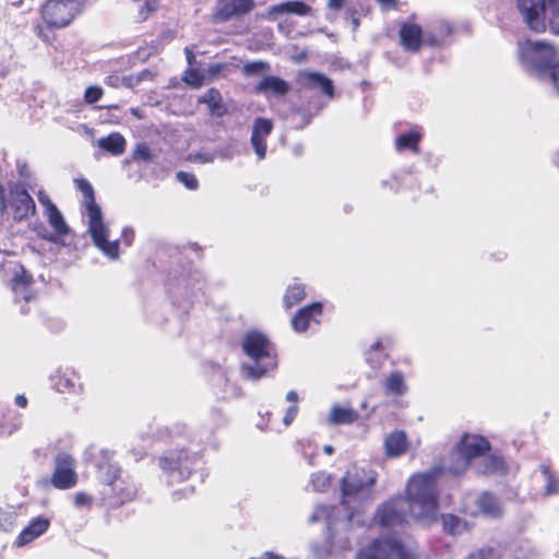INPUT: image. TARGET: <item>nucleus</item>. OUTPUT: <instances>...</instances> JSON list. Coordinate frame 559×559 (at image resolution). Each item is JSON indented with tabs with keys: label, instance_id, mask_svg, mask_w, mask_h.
I'll return each mask as SVG.
<instances>
[{
	"label": "nucleus",
	"instance_id": "f257e3e1",
	"mask_svg": "<svg viewBox=\"0 0 559 559\" xmlns=\"http://www.w3.org/2000/svg\"><path fill=\"white\" fill-rule=\"evenodd\" d=\"M442 472L441 466L414 474L407 481L406 498L401 495L391 498L377 509L374 520L383 527L404 525L408 516L430 522L438 511L437 481Z\"/></svg>",
	"mask_w": 559,
	"mask_h": 559
},
{
	"label": "nucleus",
	"instance_id": "f03ea898",
	"mask_svg": "<svg viewBox=\"0 0 559 559\" xmlns=\"http://www.w3.org/2000/svg\"><path fill=\"white\" fill-rule=\"evenodd\" d=\"M378 474L370 467L353 466L346 472L342 478V504L348 511L346 521L338 523L334 519V507L318 506L309 518L310 523L325 521L328 525L325 545L319 548L312 545L311 549L318 559H323L333 549H346L349 547V538L338 534L340 526L347 527L348 523L354 519L355 513L350 510V502L358 497L365 495L369 496V489L376 484Z\"/></svg>",
	"mask_w": 559,
	"mask_h": 559
},
{
	"label": "nucleus",
	"instance_id": "7ed1b4c3",
	"mask_svg": "<svg viewBox=\"0 0 559 559\" xmlns=\"http://www.w3.org/2000/svg\"><path fill=\"white\" fill-rule=\"evenodd\" d=\"M245 355L249 362L241 365V373L246 379L257 381L277 367L275 345L260 331H249L241 341Z\"/></svg>",
	"mask_w": 559,
	"mask_h": 559
},
{
	"label": "nucleus",
	"instance_id": "20e7f679",
	"mask_svg": "<svg viewBox=\"0 0 559 559\" xmlns=\"http://www.w3.org/2000/svg\"><path fill=\"white\" fill-rule=\"evenodd\" d=\"M78 188L84 197L85 213L88 223V233L93 239L94 245L100 249L104 254L112 260L119 258V241H109V229L103 221L100 207L96 204L94 198V190L91 183L85 179L76 180Z\"/></svg>",
	"mask_w": 559,
	"mask_h": 559
},
{
	"label": "nucleus",
	"instance_id": "39448f33",
	"mask_svg": "<svg viewBox=\"0 0 559 559\" xmlns=\"http://www.w3.org/2000/svg\"><path fill=\"white\" fill-rule=\"evenodd\" d=\"M518 9L524 22L534 32H543L548 26L559 35V0H518Z\"/></svg>",
	"mask_w": 559,
	"mask_h": 559
},
{
	"label": "nucleus",
	"instance_id": "423d86ee",
	"mask_svg": "<svg viewBox=\"0 0 559 559\" xmlns=\"http://www.w3.org/2000/svg\"><path fill=\"white\" fill-rule=\"evenodd\" d=\"M489 450L490 444L485 438L464 435L457 445L450 452L445 467L441 464H437L436 466H441L442 471L447 469L449 473L459 476L469 466L475 468V460ZM442 474H440L439 477Z\"/></svg>",
	"mask_w": 559,
	"mask_h": 559
},
{
	"label": "nucleus",
	"instance_id": "0eeeda50",
	"mask_svg": "<svg viewBox=\"0 0 559 559\" xmlns=\"http://www.w3.org/2000/svg\"><path fill=\"white\" fill-rule=\"evenodd\" d=\"M200 456L198 452L183 449L171 450L158 459V464L169 485L185 481L191 474Z\"/></svg>",
	"mask_w": 559,
	"mask_h": 559
},
{
	"label": "nucleus",
	"instance_id": "6e6552de",
	"mask_svg": "<svg viewBox=\"0 0 559 559\" xmlns=\"http://www.w3.org/2000/svg\"><path fill=\"white\" fill-rule=\"evenodd\" d=\"M519 58L530 71L542 74L551 71L557 62L555 48L545 41L526 40L519 44Z\"/></svg>",
	"mask_w": 559,
	"mask_h": 559
},
{
	"label": "nucleus",
	"instance_id": "1a4fd4ad",
	"mask_svg": "<svg viewBox=\"0 0 559 559\" xmlns=\"http://www.w3.org/2000/svg\"><path fill=\"white\" fill-rule=\"evenodd\" d=\"M84 0H48L40 14L49 28H63L82 12Z\"/></svg>",
	"mask_w": 559,
	"mask_h": 559
},
{
	"label": "nucleus",
	"instance_id": "9d476101",
	"mask_svg": "<svg viewBox=\"0 0 559 559\" xmlns=\"http://www.w3.org/2000/svg\"><path fill=\"white\" fill-rule=\"evenodd\" d=\"M10 207L15 221H22L35 213V202L26 189L17 183L9 185V193L0 185V210Z\"/></svg>",
	"mask_w": 559,
	"mask_h": 559
},
{
	"label": "nucleus",
	"instance_id": "9b49d317",
	"mask_svg": "<svg viewBox=\"0 0 559 559\" xmlns=\"http://www.w3.org/2000/svg\"><path fill=\"white\" fill-rule=\"evenodd\" d=\"M86 459L94 466L99 483L110 487L121 476V468L114 460V452L91 448L86 452Z\"/></svg>",
	"mask_w": 559,
	"mask_h": 559
},
{
	"label": "nucleus",
	"instance_id": "f8f14e48",
	"mask_svg": "<svg viewBox=\"0 0 559 559\" xmlns=\"http://www.w3.org/2000/svg\"><path fill=\"white\" fill-rule=\"evenodd\" d=\"M357 559H412L401 542L391 538L376 539L371 545L362 549Z\"/></svg>",
	"mask_w": 559,
	"mask_h": 559
},
{
	"label": "nucleus",
	"instance_id": "ddd939ff",
	"mask_svg": "<svg viewBox=\"0 0 559 559\" xmlns=\"http://www.w3.org/2000/svg\"><path fill=\"white\" fill-rule=\"evenodd\" d=\"M3 270L10 277V284L15 294V298L21 297L25 301H29L33 298L29 289L33 284V276L21 263L14 261L5 262Z\"/></svg>",
	"mask_w": 559,
	"mask_h": 559
},
{
	"label": "nucleus",
	"instance_id": "4468645a",
	"mask_svg": "<svg viewBox=\"0 0 559 559\" xmlns=\"http://www.w3.org/2000/svg\"><path fill=\"white\" fill-rule=\"evenodd\" d=\"M78 483L74 460L70 454L59 453L55 459V469L50 484L57 489H70Z\"/></svg>",
	"mask_w": 559,
	"mask_h": 559
},
{
	"label": "nucleus",
	"instance_id": "2eb2a0df",
	"mask_svg": "<svg viewBox=\"0 0 559 559\" xmlns=\"http://www.w3.org/2000/svg\"><path fill=\"white\" fill-rule=\"evenodd\" d=\"M399 36L403 48L411 52H417L424 43L430 46L439 45V41L429 34L424 37L421 27L413 23H404Z\"/></svg>",
	"mask_w": 559,
	"mask_h": 559
},
{
	"label": "nucleus",
	"instance_id": "dca6fc26",
	"mask_svg": "<svg viewBox=\"0 0 559 559\" xmlns=\"http://www.w3.org/2000/svg\"><path fill=\"white\" fill-rule=\"evenodd\" d=\"M273 122L270 119L258 117L252 124L250 136L251 146L257 155L258 160H263L266 156L267 145L266 139L272 133Z\"/></svg>",
	"mask_w": 559,
	"mask_h": 559
},
{
	"label": "nucleus",
	"instance_id": "f3484780",
	"mask_svg": "<svg viewBox=\"0 0 559 559\" xmlns=\"http://www.w3.org/2000/svg\"><path fill=\"white\" fill-rule=\"evenodd\" d=\"M297 83L302 90H319L324 96L334 97L333 81L319 72L301 71L298 73Z\"/></svg>",
	"mask_w": 559,
	"mask_h": 559
},
{
	"label": "nucleus",
	"instance_id": "a211bd4d",
	"mask_svg": "<svg viewBox=\"0 0 559 559\" xmlns=\"http://www.w3.org/2000/svg\"><path fill=\"white\" fill-rule=\"evenodd\" d=\"M53 388L60 393L75 394L82 391L80 376L70 368H59L50 377Z\"/></svg>",
	"mask_w": 559,
	"mask_h": 559
},
{
	"label": "nucleus",
	"instance_id": "6ab92c4d",
	"mask_svg": "<svg viewBox=\"0 0 559 559\" xmlns=\"http://www.w3.org/2000/svg\"><path fill=\"white\" fill-rule=\"evenodd\" d=\"M253 7V0H219L216 15L222 21H228L234 16L247 14Z\"/></svg>",
	"mask_w": 559,
	"mask_h": 559
},
{
	"label": "nucleus",
	"instance_id": "aec40b11",
	"mask_svg": "<svg viewBox=\"0 0 559 559\" xmlns=\"http://www.w3.org/2000/svg\"><path fill=\"white\" fill-rule=\"evenodd\" d=\"M49 527V520L43 516H38L31 521V523L20 533L16 538V546L22 547L34 539L41 536Z\"/></svg>",
	"mask_w": 559,
	"mask_h": 559
},
{
	"label": "nucleus",
	"instance_id": "412c9836",
	"mask_svg": "<svg viewBox=\"0 0 559 559\" xmlns=\"http://www.w3.org/2000/svg\"><path fill=\"white\" fill-rule=\"evenodd\" d=\"M475 471L478 474H504L507 471L506 463L501 456L487 455V452L475 460Z\"/></svg>",
	"mask_w": 559,
	"mask_h": 559
},
{
	"label": "nucleus",
	"instance_id": "4be33fe9",
	"mask_svg": "<svg viewBox=\"0 0 559 559\" xmlns=\"http://www.w3.org/2000/svg\"><path fill=\"white\" fill-rule=\"evenodd\" d=\"M322 313V304L313 302L307 307H304L297 311L292 320V325L297 332H305L314 317Z\"/></svg>",
	"mask_w": 559,
	"mask_h": 559
},
{
	"label": "nucleus",
	"instance_id": "5701e85b",
	"mask_svg": "<svg viewBox=\"0 0 559 559\" xmlns=\"http://www.w3.org/2000/svg\"><path fill=\"white\" fill-rule=\"evenodd\" d=\"M254 91L266 96H284L289 92V86L283 79L267 75L259 82V84L254 87Z\"/></svg>",
	"mask_w": 559,
	"mask_h": 559
},
{
	"label": "nucleus",
	"instance_id": "b1692460",
	"mask_svg": "<svg viewBox=\"0 0 559 559\" xmlns=\"http://www.w3.org/2000/svg\"><path fill=\"white\" fill-rule=\"evenodd\" d=\"M109 488L121 503L133 500L138 493V486L129 476H120Z\"/></svg>",
	"mask_w": 559,
	"mask_h": 559
},
{
	"label": "nucleus",
	"instance_id": "393cba45",
	"mask_svg": "<svg viewBox=\"0 0 559 559\" xmlns=\"http://www.w3.org/2000/svg\"><path fill=\"white\" fill-rule=\"evenodd\" d=\"M359 418V414L352 407L333 405L328 416V424L331 426L350 425Z\"/></svg>",
	"mask_w": 559,
	"mask_h": 559
},
{
	"label": "nucleus",
	"instance_id": "a878e982",
	"mask_svg": "<svg viewBox=\"0 0 559 559\" xmlns=\"http://www.w3.org/2000/svg\"><path fill=\"white\" fill-rule=\"evenodd\" d=\"M97 145L112 156H120L126 151L127 141L119 132H111L107 136L98 139Z\"/></svg>",
	"mask_w": 559,
	"mask_h": 559
},
{
	"label": "nucleus",
	"instance_id": "bb28decb",
	"mask_svg": "<svg viewBox=\"0 0 559 559\" xmlns=\"http://www.w3.org/2000/svg\"><path fill=\"white\" fill-rule=\"evenodd\" d=\"M443 531L452 536L462 535L472 528V523L459 515L447 513L441 515Z\"/></svg>",
	"mask_w": 559,
	"mask_h": 559
},
{
	"label": "nucleus",
	"instance_id": "cd10ccee",
	"mask_svg": "<svg viewBox=\"0 0 559 559\" xmlns=\"http://www.w3.org/2000/svg\"><path fill=\"white\" fill-rule=\"evenodd\" d=\"M200 103L206 104L210 114L215 117H223L227 112V107L223 103L222 94L216 88H210L199 99Z\"/></svg>",
	"mask_w": 559,
	"mask_h": 559
},
{
	"label": "nucleus",
	"instance_id": "c85d7f7f",
	"mask_svg": "<svg viewBox=\"0 0 559 559\" xmlns=\"http://www.w3.org/2000/svg\"><path fill=\"white\" fill-rule=\"evenodd\" d=\"M270 14H295L306 16L311 13V7L302 1H287L270 7Z\"/></svg>",
	"mask_w": 559,
	"mask_h": 559
},
{
	"label": "nucleus",
	"instance_id": "c756f323",
	"mask_svg": "<svg viewBox=\"0 0 559 559\" xmlns=\"http://www.w3.org/2000/svg\"><path fill=\"white\" fill-rule=\"evenodd\" d=\"M384 444L389 456H399L406 451V435L403 431H395L386 437Z\"/></svg>",
	"mask_w": 559,
	"mask_h": 559
},
{
	"label": "nucleus",
	"instance_id": "7c9ffc66",
	"mask_svg": "<svg viewBox=\"0 0 559 559\" xmlns=\"http://www.w3.org/2000/svg\"><path fill=\"white\" fill-rule=\"evenodd\" d=\"M46 216L57 236L61 237L69 234V227L55 204H49V207L46 209Z\"/></svg>",
	"mask_w": 559,
	"mask_h": 559
},
{
	"label": "nucleus",
	"instance_id": "2f4dec72",
	"mask_svg": "<svg viewBox=\"0 0 559 559\" xmlns=\"http://www.w3.org/2000/svg\"><path fill=\"white\" fill-rule=\"evenodd\" d=\"M386 393L401 396L407 392V385L402 372L394 371L383 382Z\"/></svg>",
	"mask_w": 559,
	"mask_h": 559
},
{
	"label": "nucleus",
	"instance_id": "473e14b6",
	"mask_svg": "<svg viewBox=\"0 0 559 559\" xmlns=\"http://www.w3.org/2000/svg\"><path fill=\"white\" fill-rule=\"evenodd\" d=\"M480 511L488 516H499L501 509L498 499L489 492H483L478 499Z\"/></svg>",
	"mask_w": 559,
	"mask_h": 559
},
{
	"label": "nucleus",
	"instance_id": "72a5a7b5",
	"mask_svg": "<svg viewBox=\"0 0 559 559\" xmlns=\"http://www.w3.org/2000/svg\"><path fill=\"white\" fill-rule=\"evenodd\" d=\"M419 140L420 133L415 130L402 133L396 138V148L399 151L411 150L417 153Z\"/></svg>",
	"mask_w": 559,
	"mask_h": 559
},
{
	"label": "nucleus",
	"instance_id": "f704fd0d",
	"mask_svg": "<svg viewBox=\"0 0 559 559\" xmlns=\"http://www.w3.org/2000/svg\"><path fill=\"white\" fill-rule=\"evenodd\" d=\"M305 296V288L301 284L294 283L293 285H289L284 297L286 308H292L297 302L301 301Z\"/></svg>",
	"mask_w": 559,
	"mask_h": 559
},
{
	"label": "nucleus",
	"instance_id": "c9c22d12",
	"mask_svg": "<svg viewBox=\"0 0 559 559\" xmlns=\"http://www.w3.org/2000/svg\"><path fill=\"white\" fill-rule=\"evenodd\" d=\"M540 473L546 483L544 491L545 496H551L557 493L559 491V480L551 474L550 469L545 465L540 466Z\"/></svg>",
	"mask_w": 559,
	"mask_h": 559
},
{
	"label": "nucleus",
	"instance_id": "e433bc0d",
	"mask_svg": "<svg viewBox=\"0 0 559 559\" xmlns=\"http://www.w3.org/2000/svg\"><path fill=\"white\" fill-rule=\"evenodd\" d=\"M139 4L138 21H145L158 8V0H132Z\"/></svg>",
	"mask_w": 559,
	"mask_h": 559
},
{
	"label": "nucleus",
	"instance_id": "4c0bfd02",
	"mask_svg": "<svg viewBox=\"0 0 559 559\" xmlns=\"http://www.w3.org/2000/svg\"><path fill=\"white\" fill-rule=\"evenodd\" d=\"M153 157L154 155L152 151L145 143L138 144L132 154V158L134 160H141L145 163L152 162Z\"/></svg>",
	"mask_w": 559,
	"mask_h": 559
},
{
	"label": "nucleus",
	"instance_id": "58836bf2",
	"mask_svg": "<svg viewBox=\"0 0 559 559\" xmlns=\"http://www.w3.org/2000/svg\"><path fill=\"white\" fill-rule=\"evenodd\" d=\"M311 484L316 491H323L330 485V476L324 472L314 473L311 476Z\"/></svg>",
	"mask_w": 559,
	"mask_h": 559
},
{
	"label": "nucleus",
	"instance_id": "ea45409f",
	"mask_svg": "<svg viewBox=\"0 0 559 559\" xmlns=\"http://www.w3.org/2000/svg\"><path fill=\"white\" fill-rule=\"evenodd\" d=\"M177 180L182 183L189 190H197L199 187V181L193 174L186 171H178L176 174Z\"/></svg>",
	"mask_w": 559,
	"mask_h": 559
},
{
	"label": "nucleus",
	"instance_id": "a19ab883",
	"mask_svg": "<svg viewBox=\"0 0 559 559\" xmlns=\"http://www.w3.org/2000/svg\"><path fill=\"white\" fill-rule=\"evenodd\" d=\"M103 96V90L99 86H88L84 93V100L86 104H94Z\"/></svg>",
	"mask_w": 559,
	"mask_h": 559
},
{
	"label": "nucleus",
	"instance_id": "79ce46f5",
	"mask_svg": "<svg viewBox=\"0 0 559 559\" xmlns=\"http://www.w3.org/2000/svg\"><path fill=\"white\" fill-rule=\"evenodd\" d=\"M267 68H269V64L263 61L249 62V63L245 64L243 73L247 75H253V74L262 72L263 70H265Z\"/></svg>",
	"mask_w": 559,
	"mask_h": 559
},
{
	"label": "nucleus",
	"instance_id": "37998d69",
	"mask_svg": "<svg viewBox=\"0 0 559 559\" xmlns=\"http://www.w3.org/2000/svg\"><path fill=\"white\" fill-rule=\"evenodd\" d=\"M13 525L12 514L9 512L0 511V527L3 531L11 530Z\"/></svg>",
	"mask_w": 559,
	"mask_h": 559
},
{
	"label": "nucleus",
	"instance_id": "c03bdc74",
	"mask_svg": "<svg viewBox=\"0 0 559 559\" xmlns=\"http://www.w3.org/2000/svg\"><path fill=\"white\" fill-rule=\"evenodd\" d=\"M193 284L191 285V295L197 297V294L202 292L203 284L201 282V276L199 273H195V277L193 278ZM186 288L190 289V283L186 284Z\"/></svg>",
	"mask_w": 559,
	"mask_h": 559
},
{
	"label": "nucleus",
	"instance_id": "a18cd8bd",
	"mask_svg": "<svg viewBox=\"0 0 559 559\" xmlns=\"http://www.w3.org/2000/svg\"><path fill=\"white\" fill-rule=\"evenodd\" d=\"M298 414V406L297 405H292L290 407L287 408L286 413H285V416L283 418V423L285 426H289L294 419L296 418Z\"/></svg>",
	"mask_w": 559,
	"mask_h": 559
},
{
	"label": "nucleus",
	"instance_id": "49530a36",
	"mask_svg": "<svg viewBox=\"0 0 559 559\" xmlns=\"http://www.w3.org/2000/svg\"><path fill=\"white\" fill-rule=\"evenodd\" d=\"M134 239V230L131 227H124L121 233V241L126 246H131Z\"/></svg>",
	"mask_w": 559,
	"mask_h": 559
},
{
	"label": "nucleus",
	"instance_id": "de8ad7c7",
	"mask_svg": "<svg viewBox=\"0 0 559 559\" xmlns=\"http://www.w3.org/2000/svg\"><path fill=\"white\" fill-rule=\"evenodd\" d=\"M491 554V548H481L475 552H472L466 559H488Z\"/></svg>",
	"mask_w": 559,
	"mask_h": 559
},
{
	"label": "nucleus",
	"instance_id": "09e8293b",
	"mask_svg": "<svg viewBox=\"0 0 559 559\" xmlns=\"http://www.w3.org/2000/svg\"><path fill=\"white\" fill-rule=\"evenodd\" d=\"M91 501H92L91 497H88L84 492H76L75 496H74V504H75V507L80 508V507L90 504Z\"/></svg>",
	"mask_w": 559,
	"mask_h": 559
},
{
	"label": "nucleus",
	"instance_id": "8fccbe9b",
	"mask_svg": "<svg viewBox=\"0 0 559 559\" xmlns=\"http://www.w3.org/2000/svg\"><path fill=\"white\" fill-rule=\"evenodd\" d=\"M549 75L552 81L554 87L559 94V61L555 66H552Z\"/></svg>",
	"mask_w": 559,
	"mask_h": 559
},
{
	"label": "nucleus",
	"instance_id": "3c124183",
	"mask_svg": "<svg viewBox=\"0 0 559 559\" xmlns=\"http://www.w3.org/2000/svg\"><path fill=\"white\" fill-rule=\"evenodd\" d=\"M226 68L224 63H214L209 66L206 72L210 78H215L222 73V71Z\"/></svg>",
	"mask_w": 559,
	"mask_h": 559
},
{
	"label": "nucleus",
	"instance_id": "603ef678",
	"mask_svg": "<svg viewBox=\"0 0 559 559\" xmlns=\"http://www.w3.org/2000/svg\"><path fill=\"white\" fill-rule=\"evenodd\" d=\"M136 85H139V80L136 79L135 74L121 76V86L133 88Z\"/></svg>",
	"mask_w": 559,
	"mask_h": 559
},
{
	"label": "nucleus",
	"instance_id": "864d4df0",
	"mask_svg": "<svg viewBox=\"0 0 559 559\" xmlns=\"http://www.w3.org/2000/svg\"><path fill=\"white\" fill-rule=\"evenodd\" d=\"M135 76L139 80V84H140L142 81L153 80L154 74L151 70L145 69V70H142L141 72L136 73Z\"/></svg>",
	"mask_w": 559,
	"mask_h": 559
},
{
	"label": "nucleus",
	"instance_id": "5fc2aeb1",
	"mask_svg": "<svg viewBox=\"0 0 559 559\" xmlns=\"http://www.w3.org/2000/svg\"><path fill=\"white\" fill-rule=\"evenodd\" d=\"M106 84L112 87H120L121 86V76L118 75H109L106 79Z\"/></svg>",
	"mask_w": 559,
	"mask_h": 559
},
{
	"label": "nucleus",
	"instance_id": "6e6d98bb",
	"mask_svg": "<svg viewBox=\"0 0 559 559\" xmlns=\"http://www.w3.org/2000/svg\"><path fill=\"white\" fill-rule=\"evenodd\" d=\"M381 8L385 11L394 9L396 7V0H377Z\"/></svg>",
	"mask_w": 559,
	"mask_h": 559
},
{
	"label": "nucleus",
	"instance_id": "4d7b16f0",
	"mask_svg": "<svg viewBox=\"0 0 559 559\" xmlns=\"http://www.w3.org/2000/svg\"><path fill=\"white\" fill-rule=\"evenodd\" d=\"M286 401L289 403H293L294 405H297L299 401V396L296 391H289L286 394Z\"/></svg>",
	"mask_w": 559,
	"mask_h": 559
},
{
	"label": "nucleus",
	"instance_id": "13d9d810",
	"mask_svg": "<svg viewBox=\"0 0 559 559\" xmlns=\"http://www.w3.org/2000/svg\"><path fill=\"white\" fill-rule=\"evenodd\" d=\"M344 1L345 0H329L328 7L331 10H340L343 7Z\"/></svg>",
	"mask_w": 559,
	"mask_h": 559
},
{
	"label": "nucleus",
	"instance_id": "bf43d9fd",
	"mask_svg": "<svg viewBox=\"0 0 559 559\" xmlns=\"http://www.w3.org/2000/svg\"><path fill=\"white\" fill-rule=\"evenodd\" d=\"M38 200H39V202H40V203H41L46 209H47V207H49V204H53V203L50 201L49 197H48L46 193H44V192H40V193H39V195H38Z\"/></svg>",
	"mask_w": 559,
	"mask_h": 559
},
{
	"label": "nucleus",
	"instance_id": "052dcab7",
	"mask_svg": "<svg viewBox=\"0 0 559 559\" xmlns=\"http://www.w3.org/2000/svg\"><path fill=\"white\" fill-rule=\"evenodd\" d=\"M15 404L19 406V407H26L27 405V400L24 395L20 394L15 397Z\"/></svg>",
	"mask_w": 559,
	"mask_h": 559
},
{
	"label": "nucleus",
	"instance_id": "680f3d73",
	"mask_svg": "<svg viewBox=\"0 0 559 559\" xmlns=\"http://www.w3.org/2000/svg\"><path fill=\"white\" fill-rule=\"evenodd\" d=\"M185 52H186V56H187L188 63L192 64V62L194 60V55H193L192 50L189 47H186Z\"/></svg>",
	"mask_w": 559,
	"mask_h": 559
},
{
	"label": "nucleus",
	"instance_id": "e2e57ef3",
	"mask_svg": "<svg viewBox=\"0 0 559 559\" xmlns=\"http://www.w3.org/2000/svg\"><path fill=\"white\" fill-rule=\"evenodd\" d=\"M36 32H37V35H38L41 39H44V40H46V41H48V40H49L48 36L46 35V33H45V31H44V28H43L41 26H37V27H36Z\"/></svg>",
	"mask_w": 559,
	"mask_h": 559
},
{
	"label": "nucleus",
	"instance_id": "0e129e2a",
	"mask_svg": "<svg viewBox=\"0 0 559 559\" xmlns=\"http://www.w3.org/2000/svg\"><path fill=\"white\" fill-rule=\"evenodd\" d=\"M382 348V344L380 341H377L374 342L371 346H370V350L371 352H377V350H380Z\"/></svg>",
	"mask_w": 559,
	"mask_h": 559
},
{
	"label": "nucleus",
	"instance_id": "69168bd1",
	"mask_svg": "<svg viewBox=\"0 0 559 559\" xmlns=\"http://www.w3.org/2000/svg\"><path fill=\"white\" fill-rule=\"evenodd\" d=\"M323 452L328 455H331L334 453V448L330 444L324 445Z\"/></svg>",
	"mask_w": 559,
	"mask_h": 559
},
{
	"label": "nucleus",
	"instance_id": "338daca9",
	"mask_svg": "<svg viewBox=\"0 0 559 559\" xmlns=\"http://www.w3.org/2000/svg\"><path fill=\"white\" fill-rule=\"evenodd\" d=\"M10 433H11L10 429H8L7 427L0 425V437L5 436V435H10Z\"/></svg>",
	"mask_w": 559,
	"mask_h": 559
},
{
	"label": "nucleus",
	"instance_id": "774afa93",
	"mask_svg": "<svg viewBox=\"0 0 559 559\" xmlns=\"http://www.w3.org/2000/svg\"><path fill=\"white\" fill-rule=\"evenodd\" d=\"M187 82L194 85V86H200L202 84L201 80L200 79H195L193 81H190L187 79Z\"/></svg>",
	"mask_w": 559,
	"mask_h": 559
}]
</instances>
